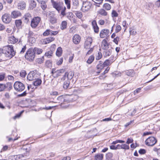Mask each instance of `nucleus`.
<instances>
[{
    "label": "nucleus",
    "instance_id": "obj_4",
    "mask_svg": "<svg viewBox=\"0 0 160 160\" xmlns=\"http://www.w3.org/2000/svg\"><path fill=\"white\" fill-rule=\"evenodd\" d=\"M51 2L53 7L57 10L58 12H59L64 6L63 3L61 2H55L53 0H51Z\"/></svg>",
    "mask_w": 160,
    "mask_h": 160
},
{
    "label": "nucleus",
    "instance_id": "obj_17",
    "mask_svg": "<svg viewBox=\"0 0 160 160\" xmlns=\"http://www.w3.org/2000/svg\"><path fill=\"white\" fill-rule=\"evenodd\" d=\"M11 16L12 18H15L21 16L20 12L18 11H13L11 14Z\"/></svg>",
    "mask_w": 160,
    "mask_h": 160
},
{
    "label": "nucleus",
    "instance_id": "obj_25",
    "mask_svg": "<svg viewBox=\"0 0 160 160\" xmlns=\"http://www.w3.org/2000/svg\"><path fill=\"white\" fill-rule=\"evenodd\" d=\"M105 67L103 63V62L101 61L99 62V63L97 66V69L101 71Z\"/></svg>",
    "mask_w": 160,
    "mask_h": 160
},
{
    "label": "nucleus",
    "instance_id": "obj_7",
    "mask_svg": "<svg viewBox=\"0 0 160 160\" xmlns=\"http://www.w3.org/2000/svg\"><path fill=\"white\" fill-rule=\"evenodd\" d=\"M40 20L41 18L40 17H34L31 21V27L34 28H36L38 25Z\"/></svg>",
    "mask_w": 160,
    "mask_h": 160
},
{
    "label": "nucleus",
    "instance_id": "obj_3",
    "mask_svg": "<svg viewBox=\"0 0 160 160\" xmlns=\"http://www.w3.org/2000/svg\"><path fill=\"white\" fill-rule=\"evenodd\" d=\"M35 53L33 48H31L28 49L26 52L25 57L26 59L30 61H32L35 57Z\"/></svg>",
    "mask_w": 160,
    "mask_h": 160
},
{
    "label": "nucleus",
    "instance_id": "obj_12",
    "mask_svg": "<svg viewBox=\"0 0 160 160\" xmlns=\"http://www.w3.org/2000/svg\"><path fill=\"white\" fill-rule=\"evenodd\" d=\"M2 19L3 22L6 23H9L11 21V18L9 14L5 13L2 17Z\"/></svg>",
    "mask_w": 160,
    "mask_h": 160
},
{
    "label": "nucleus",
    "instance_id": "obj_35",
    "mask_svg": "<svg viewBox=\"0 0 160 160\" xmlns=\"http://www.w3.org/2000/svg\"><path fill=\"white\" fill-rule=\"evenodd\" d=\"M75 14L76 16L79 19L81 18L83 16L82 13L79 11H76L75 12Z\"/></svg>",
    "mask_w": 160,
    "mask_h": 160
},
{
    "label": "nucleus",
    "instance_id": "obj_51",
    "mask_svg": "<svg viewBox=\"0 0 160 160\" xmlns=\"http://www.w3.org/2000/svg\"><path fill=\"white\" fill-rule=\"evenodd\" d=\"M106 156L107 159H111L112 157L113 154L112 153L109 152L106 154Z\"/></svg>",
    "mask_w": 160,
    "mask_h": 160
},
{
    "label": "nucleus",
    "instance_id": "obj_23",
    "mask_svg": "<svg viewBox=\"0 0 160 160\" xmlns=\"http://www.w3.org/2000/svg\"><path fill=\"white\" fill-rule=\"evenodd\" d=\"M112 53V49H109L108 50H105L103 52V56L105 58H107Z\"/></svg>",
    "mask_w": 160,
    "mask_h": 160
},
{
    "label": "nucleus",
    "instance_id": "obj_27",
    "mask_svg": "<svg viewBox=\"0 0 160 160\" xmlns=\"http://www.w3.org/2000/svg\"><path fill=\"white\" fill-rule=\"evenodd\" d=\"M67 23L66 21H64L62 22L60 28L61 30H64L67 28Z\"/></svg>",
    "mask_w": 160,
    "mask_h": 160
},
{
    "label": "nucleus",
    "instance_id": "obj_13",
    "mask_svg": "<svg viewBox=\"0 0 160 160\" xmlns=\"http://www.w3.org/2000/svg\"><path fill=\"white\" fill-rule=\"evenodd\" d=\"M109 31L108 29H104L100 31V36L101 38H104L108 37L109 35Z\"/></svg>",
    "mask_w": 160,
    "mask_h": 160
},
{
    "label": "nucleus",
    "instance_id": "obj_9",
    "mask_svg": "<svg viewBox=\"0 0 160 160\" xmlns=\"http://www.w3.org/2000/svg\"><path fill=\"white\" fill-rule=\"evenodd\" d=\"M39 75L37 74L34 71L30 72L28 75L27 78L29 81L36 80L39 78Z\"/></svg>",
    "mask_w": 160,
    "mask_h": 160
},
{
    "label": "nucleus",
    "instance_id": "obj_61",
    "mask_svg": "<svg viewBox=\"0 0 160 160\" xmlns=\"http://www.w3.org/2000/svg\"><path fill=\"white\" fill-rule=\"evenodd\" d=\"M106 74V73H104V72H103L102 73V75L99 76V78L101 79H104L106 77V76L105 75Z\"/></svg>",
    "mask_w": 160,
    "mask_h": 160
},
{
    "label": "nucleus",
    "instance_id": "obj_63",
    "mask_svg": "<svg viewBox=\"0 0 160 160\" xmlns=\"http://www.w3.org/2000/svg\"><path fill=\"white\" fill-rule=\"evenodd\" d=\"M133 140L132 138H128L126 142V143L129 144V143L132 142Z\"/></svg>",
    "mask_w": 160,
    "mask_h": 160
},
{
    "label": "nucleus",
    "instance_id": "obj_56",
    "mask_svg": "<svg viewBox=\"0 0 160 160\" xmlns=\"http://www.w3.org/2000/svg\"><path fill=\"white\" fill-rule=\"evenodd\" d=\"M4 84H0V92L4 91L5 89Z\"/></svg>",
    "mask_w": 160,
    "mask_h": 160
},
{
    "label": "nucleus",
    "instance_id": "obj_52",
    "mask_svg": "<svg viewBox=\"0 0 160 160\" xmlns=\"http://www.w3.org/2000/svg\"><path fill=\"white\" fill-rule=\"evenodd\" d=\"M121 30V27L120 25H118L116 26L115 32H116L117 33L119 32Z\"/></svg>",
    "mask_w": 160,
    "mask_h": 160
},
{
    "label": "nucleus",
    "instance_id": "obj_57",
    "mask_svg": "<svg viewBox=\"0 0 160 160\" xmlns=\"http://www.w3.org/2000/svg\"><path fill=\"white\" fill-rule=\"evenodd\" d=\"M46 64L48 67H50L52 66V63L50 61L48 60L46 62Z\"/></svg>",
    "mask_w": 160,
    "mask_h": 160
},
{
    "label": "nucleus",
    "instance_id": "obj_22",
    "mask_svg": "<svg viewBox=\"0 0 160 160\" xmlns=\"http://www.w3.org/2000/svg\"><path fill=\"white\" fill-rule=\"evenodd\" d=\"M102 49L105 50H107L108 48V44L106 40L104 39L102 41Z\"/></svg>",
    "mask_w": 160,
    "mask_h": 160
},
{
    "label": "nucleus",
    "instance_id": "obj_28",
    "mask_svg": "<svg viewBox=\"0 0 160 160\" xmlns=\"http://www.w3.org/2000/svg\"><path fill=\"white\" fill-rule=\"evenodd\" d=\"M49 21L51 23L54 24L57 22V19L53 15H51L49 18Z\"/></svg>",
    "mask_w": 160,
    "mask_h": 160
},
{
    "label": "nucleus",
    "instance_id": "obj_53",
    "mask_svg": "<svg viewBox=\"0 0 160 160\" xmlns=\"http://www.w3.org/2000/svg\"><path fill=\"white\" fill-rule=\"evenodd\" d=\"M146 150L143 149H140L138 151V152L140 154H144L146 153Z\"/></svg>",
    "mask_w": 160,
    "mask_h": 160
},
{
    "label": "nucleus",
    "instance_id": "obj_6",
    "mask_svg": "<svg viewBox=\"0 0 160 160\" xmlns=\"http://www.w3.org/2000/svg\"><path fill=\"white\" fill-rule=\"evenodd\" d=\"M157 142L156 139L153 137H150L148 138L145 141L146 145L149 146H154Z\"/></svg>",
    "mask_w": 160,
    "mask_h": 160
},
{
    "label": "nucleus",
    "instance_id": "obj_43",
    "mask_svg": "<svg viewBox=\"0 0 160 160\" xmlns=\"http://www.w3.org/2000/svg\"><path fill=\"white\" fill-rule=\"evenodd\" d=\"M65 4L67 5V8L70 9L71 7L70 1L69 0H64Z\"/></svg>",
    "mask_w": 160,
    "mask_h": 160
},
{
    "label": "nucleus",
    "instance_id": "obj_37",
    "mask_svg": "<svg viewBox=\"0 0 160 160\" xmlns=\"http://www.w3.org/2000/svg\"><path fill=\"white\" fill-rule=\"evenodd\" d=\"M103 158V155L102 154H97L95 156V159L96 160H102Z\"/></svg>",
    "mask_w": 160,
    "mask_h": 160
},
{
    "label": "nucleus",
    "instance_id": "obj_33",
    "mask_svg": "<svg viewBox=\"0 0 160 160\" xmlns=\"http://www.w3.org/2000/svg\"><path fill=\"white\" fill-rule=\"evenodd\" d=\"M113 62L111 61V60H109V59H107L103 63L104 66L105 67L110 65H111Z\"/></svg>",
    "mask_w": 160,
    "mask_h": 160
},
{
    "label": "nucleus",
    "instance_id": "obj_39",
    "mask_svg": "<svg viewBox=\"0 0 160 160\" xmlns=\"http://www.w3.org/2000/svg\"><path fill=\"white\" fill-rule=\"evenodd\" d=\"M94 57L93 56H90L87 61V62L90 64L92 63L94 60Z\"/></svg>",
    "mask_w": 160,
    "mask_h": 160
},
{
    "label": "nucleus",
    "instance_id": "obj_55",
    "mask_svg": "<svg viewBox=\"0 0 160 160\" xmlns=\"http://www.w3.org/2000/svg\"><path fill=\"white\" fill-rule=\"evenodd\" d=\"M120 41V38L118 37H117L114 38L113 42L116 44H118V42Z\"/></svg>",
    "mask_w": 160,
    "mask_h": 160
},
{
    "label": "nucleus",
    "instance_id": "obj_19",
    "mask_svg": "<svg viewBox=\"0 0 160 160\" xmlns=\"http://www.w3.org/2000/svg\"><path fill=\"white\" fill-rule=\"evenodd\" d=\"M18 41V38H16L14 36H12L9 37L8 42L9 43L14 44Z\"/></svg>",
    "mask_w": 160,
    "mask_h": 160
},
{
    "label": "nucleus",
    "instance_id": "obj_31",
    "mask_svg": "<svg viewBox=\"0 0 160 160\" xmlns=\"http://www.w3.org/2000/svg\"><path fill=\"white\" fill-rule=\"evenodd\" d=\"M5 89L7 88L8 90H10L12 88V83L10 82H7L4 84Z\"/></svg>",
    "mask_w": 160,
    "mask_h": 160
},
{
    "label": "nucleus",
    "instance_id": "obj_64",
    "mask_svg": "<svg viewBox=\"0 0 160 160\" xmlns=\"http://www.w3.org/2000/svg\"><path fill=\"white\" fill-rule=\"evenodd\" d=\"M73 4L74 6H78L79 4L78 1L77 0H74L73 2Z\"/></svg>",
    "mask_w": 160,
    "mask_h": 160
},
{
    "label": "nucleus",
    "instance_id": "obj_16",
    "mask_svg": "<svg viewBox=\"0 0 160 160\" xmlns=\"http://www.w3.org/2000/svg\"><path fill=\"white\" fill-rule=\"evenodd\" d=\"M92 25L95 32L97 33H98L99 31V28L97 25L96 21L95 20L92 21Z\"/></svg>",
    "mask_w": 160,
    "mask_h": 160
},
{
    "label": "nucleus",
    "instance_id": "obj_21",
    "mask_svg": "<svg viewBox=\"0 0 160 160\" xmlns=\"http://www.w3.org/2000/svg\"><path fill=\"white\" fill-rule=\"evenodd\" d=\"M15 160H23L27 158V155L25 154H19L15 155Z\"/></svg>",
    "mask_w": 160,
    "mask_h": 160
},
{
    "label": "nucleus",
    "instance_id": "obj_40",
    "mask_svg": "<svg viewBox=\"0 0 160 160\" xmlns=\"http://www.w3.org/2000/svg\"><path fill=\"white\" fill-rule=\"evenodd\" d=\"M103 8L107 10H108L110 9L111 8V5L107 3L104 4L103 5Z\"/></svg>",
    "mask_w": 160,
    "mask_h": 160
},
{
    "label": "nucleus",
    "instance_id": "obj_38",
    "mask_svg": "<svg viewBox=\"0 0 160 160\" xmlns=\"http://www.w3.org/2000/svg\"><path fill=\"white\" fill-rule=\"evenodd\" d=\"M46 1H45L40 3L41 4V7L42 8L43 10L47 8V6L46 4Z\"/></svg>",
    "mask_w": 160,
    "mask_h": 160
},
{
    "label": "nucleus",
    "instance_id": "obj_45",
    "mask_svg": "<svg viewBox=\"0 0 160 160\" xmlns=\"http://www.w3.org/2000/svg\"><path fill=\"white\" fill-rule=\"evenodd\" d=\"M76 29V26H73L71 28L69 29V32L73 34L75 32Z\"/></svg>",
    "mask_w": 160,
    "mask_h": 160
},
{
    "label": "nucleus",
    "instance_id": "obj_5",
    "mask_svg": "<svg viewBox=\"0 0 160 160\" xmlns=\"http://www.w3.org/2000/svg\"><path fill=\"white\" fill-rule=\"evenodd\" d=\"M14 87L15 89L18 92H22L25 88L24 85L19 82H16L14 84Z\"/></svg>",
    "mask_w": 160,
    "mask_h": 160
},
{
    "label": "nucleus",
    "instance_id": "obj_8",
    "mask_svg": "<svg viewBox=\"0 0 160 160\" xmlns=\"http://www.w3.org/2000/svg\"><path fill=\"white\" fill-rule=\"evenodd\" d=\"M91 3L89 2H83L81 8L82 11L83 12H88L90 8Z\"/></svg>",
    "mask_w": 160,
    "mask_h": 160
},
{
    "label": "nucleus",
    "instance_id": "obj_47",
    "mask_svg": "<svg viewBox=\"0 0 160 160\" xmlns=\"http://www.w3.org/2000/svg\"><path fill=\"white\" fill-rule=\"evenodd\" d=\"M102 57V53L101 52H98V54L97 55L96 58L97 60H99Z\"/></svg>",
    "mask_w": 160,
    "mask_h": 160
},
{
    "label": "nucleus",
    "instance_id": "obj_24",
    "mask_svg": "<svg viewBox=\"0 0 160 160\" xmlns=\"http://www.w3.org/2000/svg\"><path fill=\"white\" fill-rule=\"evenodd\" d=\"M31 15L29 13H27L24 15V18L27 22H28L31 19Z\"/></svg>",
    "mask_w": 160,
    "mask_h": 160
},
{
    "label": "nucleus",
    "instance_id": "obj_20",
    "mask_svg": "<svg viewBox=\"0 0 160 160\" xmlns=\"http://www.w3.org/2000/svg\"><path fill=\"white\" fill-rule=\"evenodd\" d=\"M117 148H118V149H122L125 150H128L129 148V146L125 144H122L121 145L118 144Z\"/></svg>",
    "mask_w": 160,
    "mask_h": 160
},
{
    "label": "nucleus",
    "instance_id": "obj_30",
    "mask_svg": "<svg viewBox=\"0 0 160 160\" xmlns=\"http://www.w3.org/2000/svg\"><path fill=\"white\" fill-rule=\"evenodd\" d=\"M36 3L35 1L33 0H31L29 7L30 9L32 10L34 8H35L36 7Z\"/></svg>",
    "mask_w": 160,
    "mask_h": 160
},
{
    "label": "nucleus",
    "instance_id": "obj_10",
    "mask_svg": "<svg viewBox=\"0 0 160 160\" xmlns=\"http://www.w3.org/2000/svg\"><path fill=\"white\" fill-rule=\"evenodd\" d=\"M64 72L65 70L63 69H61L55 71V70L53 69L52 73V76L54 78H57L58 76H61L62 74Z\"/></svg>",
    "mask_w": 160,
    "mask_h": 160
},
{
    "label": "nucleus",
    "instance_id": "obj_62",
    "mask_svg": "<svg viewBox=\"0 0 160 160\" xmlns=\"http://www.w3.org/2000/svg\"><path fill=\"white\" fill-rule=\"evenodd\" d=\"M5 77V74L3 73L0 75V81H2L4 80Z\"/></svg>",
    "mask_w": 160,
    "mask_h": 160
},
{
    "label": "nucleus",
    "instance_id": "obj_44",
    "mask_svg": "<svg viewBox=\"0 0 160 160\" xmlns=\"http://www.w3.org/2000/svg\"><path fill=\"white\" fill-rule=\"evenodd\" d=\"M125 142V141L123 140H118L115 141H113L112 143V144L113 145L116 144L117 143H122Z\"/></svg>",
    "mask_w": 160,
    "mask_h": 160
},
{
    "label": "nucleus",
    "instance_id": "obj_60",
    "mask_svg": "<svg viewBox=\"0 0 160 160\" xmlns=\"http://www.w3.org/2000/svg\"><path fill=\"white\" fill-rule=\"evenodd\" d=\"M58 33V32L57 31H52V30H50V35H55L57 34Z\"/></svg>",
    "mask_w": 160,
    "mask_h": 160
},
{
    "label": "nucleus",
    "instance_id": "obj_48",
    "mask_svg": "<svg viewBox=\"0 0 160 160\" xmlns=\"http://www.w3.org/2000/svg\"><path fill=\"white\" fill-rule=\"evenodd\" d=\"M73 14L72 12H69L68 13L67 17L70 20H71V19L73 18Z\"/></svg>",
    "mask_w": 160,
    "mask_h": 160
},
{
    "label": "nucleus",
    "instance_id": "obj_15",
    "mask_svg": "<svg viewBox=\"0 0 160 160\" xmlns=\"http://www.w3.org/2000/svg\"><path fill=\"white\" fill-rule=\"evenodd\" d=\"M81 38L78 34H75L73 37L72 41L73 43L76 44H78L80 41Z\"/></svg>",
    "mask_w": 160,
    "mask_h": 160
},
{
    "label": "nucleus",
    "instance_id": "obj_1",
    "mask_svg": "<svg viewBox=\"0 0 160 160\" xmlns=\"http://www.w3.org/2000/svg\"><path fill=\"white\" fill-rule=\"evenodd\" d=\"M15 54V52L13 50L12 46H7L0 48V56L5 57L3 60H7L11 58Z\"/></svg>",
    "mask_w": 160,
    "mask_h": 160
},
{
    "label": "nucleus",
    "instance_id": "obj_36",
    "mask_svg": "<svg viewBox=\"0 0 160 160\" xmlns=\"http://www.w3.org/2000/svg\"><path fill=\"white\" fill-rule=\"evenodd\" d=\"M33 50L34 51L35 53L37 52V53L38 54H40L42 53V49L38 48H33Z\"/></svg>",
    "mask_w": 160,
    "mask_h": 160
},
{
    "label": "nucleus",
    "instance_id": "obj_42",
    "mask_svg": "<svg viewBox=\"0 0 160 160\" xmlns=\"http://www.w3.org/2000/svg\"><path fill=\"white\" fill-rule=\"evenodd\" d=\"M52 52L51 50L48 51L45 53V56H47L48 58H50L52 56Z\"/></svg>",
    "mask_w": 160,
    "mask_h": 160
},
{
    "label": "nucleus",
    "instance_id": "obj_49",
    "mask_svg": "<svg viewBox=\"0 0 160 160\" xmlns=\"http://www.w3.org/2000/svg\"><path fill=\"white\" fill-rule=\"evenodd\" d=\"M15 24L17 27H19L22 24V21L21 20H16L15 21Z\"/></svg>",
    "mask_w": 160,
    "mask_h": 160
},
{
    "label": "nucleus",
    "instance_id": "obj_2",
    "mask_svg": "<svg viewBox=\"0 0 160 160\" xmlns=\"http://www.w3.org/2000/svg\"><path fill=\"white\" fill-rule=\"evenodd\" d=\"M74 73L72 71L66 72L63 77L61 78V81L63 82V87L67 89L69 87L70 83V80L72 78Z\"/></svg>",
    "mask_w": 160,
    "mask_h": 160
},
{
    "label": "nucleus",
    "instance_id": "obj_59",
    "mask_svg": "<svg viewBox=\"0 0 160 160\" xmlns=\"http://www.w3.org/2000/svg\"><path fill=\"white\" fill-rule=\"evenodd\" d=\"M5 29V26L2 24L0 23V31L4 30Z\"/></svg>",
    "mask_w": 160,
    "mask_h": 160
},
{
    "label": "nucleus",
    "instance_id": "obj_11",
    "mask_svg": "<svg viewBox=\"0 0 160 160\" xmlns=\"http://www.w3.org/2000/svg\"><path fill=\"white\" fill-rule=\"evenodd\" d=\"M92 41V39L91 37H88L86 40L84 45V47L86 49L90 48Z\"/></svg>",
    "mask_w": 160,
    "mask_h": 160
},
{
    "label": "nucleus",
    "instance_id": "obj_34",
    "mask_svg": "<svg viewBox=\"0 0 160 160\" xmlns=\"http://www.w3.org/2000/svg\"><path fill=\"white\" fill-rule=\"evenodd\" d=\"M98 13L99 14H100V15L105 16H106L107 13L106 12L105 10H104L103 9H100L98 12Z\"/></svg>",
    "mask_w": 160,
    "mask_h": 160
},
{
    "label": "nucleus",
    "instance_id": "obj_41",
    "mask_svg": "<svg viewBox=\"0 0 160 160\" xmlns=\"http://www.w3.org/2000/svg\"><path fill=\"white\" fill-rule=\"evenodd\" d=\"M66 10V8L65 7L63 6L62 7V8L61 9V14L63 16H64L66 15V14L65 13V11Z\"/></svg>",
    "mask_w": 160,
    "mask_h": 160
},
{
    "label": "nucleus",
    "instance_id": "obj_46",
    "mask_svg": "<svg viewBox=\"0 0 160 160\" xmlns=\"http://www.w3.org/2000/svg\"><path fill=\"white\" fill-rule=\"evenodd\" d=\"M20 74L21 77L22 78H24L26 75V72L25 70H22L21 72H20Z\"/></svg>",
    "mask_w": 160,
    "mask_h": 160
},
{
    "label": "nucleus",
    "instance_id": "obj_50",
    "mask_svg": "<svg viewBox=\"0 0 160 160\" xmlns=\"http://www.w3.org/2000/svg\"><path fill=\"white\" fill-rule=\"evenodd\" d=\"M43 35L44 36L50 35V30L49 29L47 30L43 33Z\"/></svg>",
    "mask_w": 160,
    "mask_h": 160
},
{
    "label": "nucleus",
    "instance_id": "obj_26",
    "mask_svg": "<svg viewBox=\"0 0 160 160\" xmlns=\"http://www.w3.org/2000/svg\"><path fill=\"white\" fill-rule=\"evenodd\" d=\"M126 74L128 76L132 77L135 75V72L133 70H127L126 71Z\"/></svg>",
    "mask_w": 160,
    "mask_h": 160
},
{
    "label": "nucleus",
    "instance_id": "obj_29",
    "mask_svg": "<svg viewBox=\"0 0 160 160\" xmlns=\"http://www.w3.org/2000/svg\"><path fill=\"white\" fill-rule=\"evenodd\" d=\"M36 80L33 82V83L35 86H39L42 83V81L41 79L37 78Z\"/></svg>",
    "mask_w": 160,
    "mask_h": 160
},
{
    "label": "nucleus",
    "instance_id": "obj_54",
    "mask_svg": "<svg viewBox=\"0 0 160 160\" xmlns=\"http://www.w3.org/2000/svg\"><path fill=\"white\" fill-rule=\"evenodd\" d=\"M118 14L115 11L113 10L112 11V17H117L118 16Z\"/></svg>",
    "mask_w": 160,
    "mask_h": 160
},
{
    "label": "nucleus",
    "instance_id": "obj_32",
    "mask_svg": "<svg viewBox=\"0 0 160 160\" xmlns=\"http://www.w3.org/2000/svg\"><path fill=\"white\" fill-rule=\"evenodd\" d=\"M62 53V48L60 47H58L57 49L56 52V55L57 56L59 57H60Z\"/></svg>",
    "mask_w": 160,
    "mask_h": 160
},
{
    "label": "nucleus",
    "instance_id": "obj_14",
    "mask_svg": "<svg viewBox=\"0 0 160 160\" xmlns=\"http://www.w3.org/2000/svg\"><path fill=\"white\" fill-rule=\"evenodd\" d=\"M55 38L52 37H49L42 39L41 40V42L42 44H46L53 41Z\"/></svg>",
    "mask_w": 160,
    "mask_h": 160
},
{
    "label": "nucleus",
    "instance_id": "obj_58",
    "mask_svg": "<svg viewBox=\"0 0 160 160\" xmlns=\"http://www.w3.org/2000/svg\"><path fill=\"white\" fill-rule=\"evenodd\" d=\"M63 59L62 58L59 59L58 61L57 64L58 65H61L63 62Z\"/></svg>",
    "mask_w": 160,
    "mask_h": 160
},
{
    "label": "nucleus",
    "instance_id": "obj_18",
    "mask_svg": "<svg viewBox=\"0 0 160 160\" xmlns=\"http://www.w3.org/2000/svg\"><path fill=\"white\" fill-rule=\"evenodd\" d=\"M18 9L23 10L25 9L26 3L23 1H22L18 3Z\"/></svg>",
    "mask_w": 160,
    "mask_h": 160
}]
</instances>
